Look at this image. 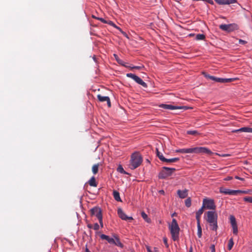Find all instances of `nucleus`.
<instances>
[{
	"label": "nucleus",
	"instance_id": "nucleus-1",
	"mask_svg": "<svg viewBox=\"0 0 252 252\" xmlns=\"http://www.w3.org/2000/svg\"><path fill=\"white\" fill-rule=\"evenodd\" d=\"M176 152L180 153H194L198 154H211V151L205 148L202 147H196L187 149H180L176 151Z\"/></svg>",
	"mask_w": 252,
	"mask_h": 252
},
{
	"label": "nucleus",
	"instance_id": "nucleus-2",
	"mask_svg": "<svg viewBox=\"0 0 252 252\" xmlns=\"http://www.w3.org/2000/svg\"><path fill=\"white\" fill-rule=\"evenodd\" d=\"M143 161L141 156L137 152L133 153L131 156L129 167L134 170L139 167Z\"/></svg>",
	"mask_w": 252,
	"mask_h": 252
},
{
	"label": "nucleus",
	"instance_id": "nucleus-3",
	"mask_svg": "<svg viewBox=\"0 0 252 252\" xmlns=\"http://www.w3.org/2000/svg\"><path fill=\"white\" fill-rule=\"evenodd\" d=\"M169 229L172 239L175 241L179 239L180 228L176 219H173L169 225Z\"/></svg>",
	"mask_w": 252,
	"mask_h": 252
},
{
	"label": "nucleus",
	"instance_id": "nucleus-4",
	"mask_svg": "<svg viewBox=\"0 0 252 252\" xmlns=\"http://www.w3.org/2000/svg\"><path fill=\"white\" fill-rule=\"evenodd\" d=\"M176 170L175 168L163 167L162 170L160 172L158 177L160 179H165L171 176Z\"/></svg>",
	"mask_w": 252,
	"mask_h": 252
},
{
	"label": "nucleus",
	"instance_id": "nucleus-5",
	"mask_svg": "<svg viewBox=\"0 0 252 252\" xmlns=\"http://www.w3.org/2000/svg\"><path fill=\"white\" fill-rule=\"evenodd\" d=\"M205 77L216 82L221 83H229L237 80V78H222L209 75H205Z\"/></svg>",
	"mask_w": 252,
	"mask_h": 252
},
{
	"label": "nucleus",
	"instance_id": "nucleus-6",
	"mask_svg": "<svg viewBox=\"0 0 252 252\" xmlns=\"http://www.w3.org/2000/svg\"><path fill=\"white\" fill-rule=\"evenodd\" d=\"M202 207L203 209L207 208L208 209L215 210L216 206L213 199L205 198L203 200V204Z\"/></svg>",
	"mask_w": 252,
	"mask_h": 252
},
{
	"label": "nucleus",
	"instance_id": "nucleus-7",
	"mask_svg": "<svg viewBox=\"0 0 252 252\" xmlns=\"http://www.w3.org/2000/svg\"><path fill=\"white\" fill-rule=\"evenodd\" d=\"M126 75L127 77L131 78L132 79L134 80L137 83H138L139 85H141L143 87H147V84L138 76L131 73H127Z\"/></svg>",
	"mask_w": 252,
	"mask_h": 252
},
{
	"label": "nucleus",
	"instance_id": "nucleus-8",
	"mask_svg": "<svg viewBox=\"0 0 252 252\" xmlns=\"http://www.w3.org/2000/svg\"><path fill=\"white\" fill-rule=\"evenodd\" d=\"M159 107L163 109L169 110L183 109L185 110L188 109V107L185 106H178L166 104H161L159 105Z\"/></svg>",
	"mask_w": 252,
	"mask_h": 252
},
{
	"label": "nucleus",
	"instance_id": "nucleus-9",
	"mask_svg": "<svg viewBox=\"0 0 252 252\" xmlns=\"http://www.w3.org/2000/svg\"><path fill=\"white\" fill-rule=\"evenodd\" d=\"M206 214L207 222H213L214 221L217 220L218 215L215 211H208Z\"/></svg>",
	"mask_w": 252,
	"mask_h": 252
},
{
	"label": "nucleus",
	"instance_id": "nucleus-10",
	"mask_svg": "<svg viewBox=\"0 0 252 252\" xmlns=\"http://www.w3.org/2000/svg\"><path fill=\"white\" fill-rule=\"evenodd\" d=\"M90 212L92 216H95L98 219V220H101V218H102V215L100 208L98 207H94L91 209Z\"/></svg>",
	"mask_w": 252,
	"mask_h": 252
},
{
	"label": "nucleus",
	"instance_id": "nucleus-11",
	"mask_svg": "<svg viewBox=\"0 0 252 252\" xmlns=\"http://www.w3.org/2000/svg\"><path fill=\"white\" fill-rule=\"evenodd\" d=\"M237 27L235 24H221L219 26V28L222 31L230 32L234 31Z\"/></svg>",
	"mask_w": 252,
	"mask_h": 252
},
{
	"label": "nucleus",
	"instance_id": "nucleus-12",
	"mask_svg": "<svg viewBox=\"0 0 252 252\" xmlns=\"http://www.w3.org/2000/svg\"><path fill=\"white\" fill-rule=\"evenodd\" d=\"M220 193H222L225 194L237 195L238 192H239V191H237L236 190H231L224 188H220Z\"/></svg>",
	"mask_w": 252,
	"mask_h": 252
},
{
	"label": "nucleus",
	"instance_id": "nucleus-13",
	"mask_svg": "<svg viewBox=\"0 0 252 252\" xmlns=\"http://www.w3.org/2000/svg\"><path fill=\"white\" fill-rule=\"evenodd\" d=\"M118 214L119 217L123 220H133V218L131 217H127L121 208H118Z\"/></svg>",
	"mask_w": 252,
	"mask_h": 252
},
{
	"label": "nucleus",
	"instance_id": "nucleus-14",
	"mask_svg": "<svg viewBox=\"0 0 252 252\" xmlns=\"http://www.w3.org/2000/svg\"><path fill=\"white\" fill-rule=\"evenodd\" d=\"M97 97L100 102L106 101L108 106L109 107H111V101L108 96H102L101 94H98Z\"/></svg>",
	"mask_w": 252,
	"mask_h": 252
},
{
	"label": "nucleus",
	"instance_id": "nucleus-15",
	"mask_svg": "<svg viewBox=\"0 0 252 252\" xmlns=\"http://www.w3.org/2000/svg\"><path fill=\"white\" fill-rule=\"evenodd\" d=\"M233 133L238 132H250L252 133V128L249 127H243L238 129L233 130L232 131Z\"/></svg>",
	"mask_w": 252,
	"mask_h": 252
},
{
	"label": "nucleus",
	"instance_id": "nucleus-16",
	"mask_svg": "<svg viewBox=\"0 0 252 252\" xmlns=\"http://www.w3.org/2000/svg\"><path fill=\"white\" fill-rule=\"evenodd\" d=\"M188 189H185L184 190H178L177 194L180 198H185L188 196Z\"/></svg>",
	"mask_w": 252,
	"mask_h": 252
},
{
	"label": "nucleus",
	"instance_id": "nucleus-17",
	"mask_svg": "<svg viewBox=\"0 0 252 252\" xmlns=\"http://www.w3.org/2000/svg\"><path fill=\"white\" fill-rule=\"evenodd\" d=\"M210 225V229L212 230L217 231L218 226L217 220H215L213 222H208Z\"/></svg>",
	"mask_w": 252,
	"mask_h": 252
},
{
	"label": "nucleus",
	"instance_id": "nucleus-18",
	"mask_svg": "<svg viewBox=\"0 0 252 252\" xmlns=\"http://www.w3.org/2000/svg\"><path fill=\"white\" fill-rule=\"evenodd\" d=\"M204 212V209L201 207L196 213V219L197 222H200V219L201 215Z\"/></svg>",
	"mask_w": 252,
	"mask_h": 252
},
{
	"label": "nucleus",
	"instance_id": "nucleus-19",
	"mask_svg": "<svg viewBox=\"0 0 252 252\" xmlns=\"http://www.w3.org/2000/svg\"><path fill=\"white\" fill-rule=\"evenodd\" d=\"M113 197H114V199L116 201H120V202L122 201L120 196V193L118 191H117L116 190H113Z\"/></svg>",
	"mask_w": 252,
	"mask_h": 252
},
{
	"label": "nucleus",
	"instance_id": "nucleus-20",
	"mask_svg": "<svg viewBox=\"0 0 252 252\" xmlns=\"http://www.w3.org/2000/svg\"><path fill=\"white\" fill-rule=\"evenodd\" d=\"M115 237V243H113V244L115 245L116 246H117L118 247H120L121 248H123L124 245L123 244L120 242V239L117 237V236H114Z\"/></svg>",
	"mask_w": 252,
	"mask_h": 252
},
{
	"label": "nucleus",
	"instance_id": "nucleus-21",
	"mask_svg": "<svg viewBox=\"0 0 252 252\" xmlns=\"http://www.w3.org/2000/svg\"><path fill=\"white\" fill-rule=\"evenodd\" d=\"M89 184L90 186L92 187H96L97 184L95 182V179L94 177H92L90 180L89 181Z\"/></svg>",
	"mask_w": 252,
	"mask_h": 252
},
{
	"label": "nucleus",
	"instance_id": "nucleus-22",
	"mask_svg": "<svg viewBox=\"0 0 252 252\" xmlns=\"http://www.w3.org/2000/svg\"><path fill=\"white\" fill-rule=\"evenodd\" d=\"M156 152H157V156L158 157L159 159L162 161V162L164 161V160H166V158H165L162 154L159 152L158 149H156Z\"/></svg>",
	"mask_w": 252,
	"mask_h": 252
},
{
	"label": "nucleus",
	"instance_id": "nucleus-23",
	"mask_svg": "<svg viewBox=\"0 0 252 252\" xmlns=\"http://www.w3.org/2000/svg\"><path fill=\"white\" fill-rule=\"evenodd\" d=\"M197 235L199 238H201L202 236V228L200 225V222H197Z\"/></svg>",
	"mask_w": 252,
	"mask_h": 252
},
{
	"label": "nucleus",
	"instance_id": "nucleus-24",
	"mask_svg": "<svg viewBox=\"0 0 252 252\" xmlns=\"http://www.w3.org/2000/svg\"><path fill=\"white\" fill-rule=\"evenodd\" d=\"M179 158H172L167 159L166 158V160H164L163 162H166L167 163H172V162H176L178 161H179Z\"/></svg>",
	"mask_w": 252,
	"mask_h": 252
},
{
	"label": "nucleus",
	"instance_id": "nucleus-25",
	"mask_svg": "<svg viewBox=\"0 0 252 252\" xmlns=\"http://www.w3.org/2000/svg\"><path fill=\"white\" fill-rule=\"evenodd\" d=\"M114 57H115V59H116V61H117V62H118L119 64H122V65H123V66H125V67H128V66H127V65H125V64L124 63V62H123L122 60L118 58V56L117 55H116V54H114Z\"/></svg>",
	"mask_w": 252,
	"mask_h": 252
},
{
	"label": "nucleus",
	"instance_id": "nucleus-26",
	"mask_svg": "<svg viewBox=\"0 0 252 252\" xmlns=\"http://www.w3.org/2000/svg\"><path fill=\"white\" fill-rule=\"evenodd\" d=\"M229 219L232 226L237 225L235 218L233 216H230Z\"/></svg>",
	"mask_w": 252,
	"mask_h": 252
},
{
	"label": "nucleus",
	"instance_id": "nucleus-27",
	"mask_svg": "<svg viewBox=\"0 0 252 252\" xmlns=\"http://www.w3.org/2000/svg\"><path fill=\"white\" fill-rule=\"evenodd\" d=\"M141 216L147 222H150L151 221L150 219L148 217L147 215L144 212H142L141 213Z\"/></svg>",
	"mask_w": 252,
	"mask_h": 252
},
{
	"label": "nucleus",
	"instance_id": "nucleus-28",
	"mask_svg": "<svg viewBox=\"0 0 252 252\" xmlns=\"http://www.w3.org/2000/svg\"><path fill=\"white\" fill-rule=\"evenodd\" d=\"M98 164H94L92 167V171L94 174H96L98 171Z\"/></svg>",
	"mask_w": 252,
	"mask_h": 252
},
{
	"label": "nucleus",
	"instance_id": "nucleus-29",
	"mask_svg": "<svg viewBox=\"0 0 252 252\" xmlns=\"http://www.w3.org/2000/svg\"><path fill=\"white\" fill-rule=\"evenodd\" d=\"M234 245V242L232 238H230L229 240L228 243V250H231Z\"/></svg>",
	"mask_w": 252,
	"mask_h": 252
},
{
	"label": "nucleus",
	"instance_id": "nucleus-30",
	"mask_svg": "<svg viewBox=\"0 0 252 252\" xmlns=\"http://www.w3.org/2000/svg\"><path fill=\"white\" fill-rule=\"evenodd\" d=\"M205 38V35L203 34H197L195 37V39L197 40H204Z\"/></svg>",
	"mask_w": 252,
	"mask_h": 252
},
{
	"label": "nucleus",
	"instance_id": "nucleus-31",
	"mask_svg": "<svg viewBox=\"0 0 252 252\" xmlns=\"http://www.w3.org/2000/svg\"><path fill=\"white\" fill-rule=\"evenodd\" d=\"M187 133L189 135H198L199 133L197 130H188Z\"/></svg>",
	"mask_w": 252,
	"mask_h": 252
},
{
	"label": "nucleus",
	"instance_id": "nucleus-32",
	"mask_svg": "<svg viewBox=\"0 0 252 252\" xmlns=\"http://www.w3.org/2000/svg\"><path fill=\"white\" fill-rule=\"evenodd\" d=\"M185 205L187 207H189L191 205V200L190 197L188 198L185 200Z\"/></svg>",
	"mask_w": 252,
	"mask_h": 252
},
{
	"label": "nucleus",
	"instance_id": "nucleus-33",
	"mask_svg": "<svg viewBox=\"0 0 252 252\" xmlns=\"http://www.w3.org/2000/svg\"><path fill=\"white\" fill-rule=\"evenodd\" d=\"M237 2V0H225V4H230Z\"/></svg>",
	"mask_w": 252,
	"mask_h": 252
},
{
	"label": "nucleus",
	"instance_id": "nucleus-34",
	"mask_svg": "<svg viewBox=\"0 0 252 252\" xmlns=\"http://www.w3.org/2000/svg\"><path fill=\"white\" fill-rule=\"evenodd\" d=\"M244 200L252 203V197H245L244 198Z\"/></svg>",
	"mask_w": 252,
	"mask_h": 252
},
{
	"label": "nucleus",
	"instance_id": "nucleus-35",
	"mask_svg": "<svg viewBox=\"0 0 252 252\" xmlns=\"http://www.w3.org/2000/svg\"><path fill=\"white\" fill-rule=\"evenodd\" d=\"M225 0H215V1L218 3L220 5H224L225 4Z\"/></svg>",
	"mask_w": 252,
	"mask_h": 252
},
{
	"label": "nucleus",
	"instance_id": "nucleus-36",
	"mask_svg": "<svg viewBox=\"0 0 252 252\" xmlns=\"http://www.w3.org/2000/svg\"><path fill=\"white\" fill-rule=\"evenodd\" d=\"M100 238L101 239L106 240L107 241H108V240L110 238V237L106 235L105 234H101L100 235Z\"/></svg>",
	"mask_w": 252,
	"mask_h": 252
},
{
	"label": "nucleus",
	"instance_id": "nucleus-37",
	"mask_svg": "<svg viewBox=\"0 0 252 252\" xmlns=\"http://www.w3.org/2000/svg\"><path fill=\"white\" fill-rule=\"evenodd\" d=\"M232 228H233V233L234 234H237V233H238V228H237V225H235V226H232Z\"/></svg>",
	"mask_w": 252,
	"mask_h": 252
},
{
	"label": "nucleus",
	"instance_id": "nucleus-38",
	"mask_svg": "<svg viewBox=\"0 0 252 252\" xmlns=\"http://www.w3.org/2000/svg\"><path fill=\"white\" fill-rule=\"evenodd\" d=\"M118 170L122 173L126 174V172L125 171L123 168L121 166L118 168Z\"/></svg>",
	"mask_w": 252,
	"mask_h": 252
},
{
	"label": "nucleus",
	"instance_id": "nucleus-39",
	"mask_svg": "<svg viewBox=\"0 0 252 252\" xmlns=\"http://www.w3.org/2000/svg\"><path fill=\"white\" fill-rule=\"evenodd\" d=\"M115 237L114 238H110L108 240V242L111 244H113L115 243Z\"/></svg>",
	"mask_w": 252,
	"mask_h": 252
},
{
	"label": "nucleus",
	"instance_id": "nucleus-40",
	"mask_svg": "<svg viewBox=\"0 0 252 252\" xmlns=\"http://www.w3.org/2000/svg\"><path fill=\"white\" fill-rule=\"evenodd\" d=\"M163 242H164V244H165L166 247V248H168L169 247V245H168V243H167V238H166V237H164L163 238Z\"/></svg>",
	"mask_w": 252,
	"mask_h": 252
},
{
	"label": "nucleus",
	"instance_id": "nucleus-41",
	"mask_svg": "<svg viewBox=\"0 0 252 252\" xmlns=\"http://www.w3.org/2000/svg\"><path fill=\"white\" fill-rule=\"evenodd\" d=\"M93 228L94 230H97L99 228V226L97 223H95L93 226Z\"/></svg>",
	"mask_w": 252,
	"mask_h": 252
},
{
	"label": "nucleus",
	"instance_id": "nucleus-42",
	"mask_svg": "<svg viewBox=\"0 0 252 252\" xmlns=\"http://www.w3.org/2000/svg\"><path fill=\"white\" fill-rule=\"evenodd\" d=\"M128 67H130V66H128ZM141 68H142V66H134L132 67H130L131 69H141Z\"/></svg>",
	"mask_w": 252,
	"mask_h": 252
},
{
	"label": "nucleus",
	"instance_id": "nucleus-43",
	"mask_svg": "<svg viewBox=\"0 0 252 252\" xmlns=\"http://www.w3.org/2000/svg\"><path fill=\"white\" fill-rule=\"evenodd\" d=\"M237 190L239 191V192H238V194H240V193L246 194V193H248V191H246V190Z\"/></svg>",
	"mask_w": 252,
	"mask_h": 252
},
{
	"label": "nucleus",
	"instance_id": "nucleus-44",
	"mask_svg": "<svg viewBox=\"0 0 252 252\" xmlns=\"http://www.w3.org/2000/svg\"><path fill=\"white\" fill-rule=\"evenodd\" d=\"M239 43L241 44H245L246 43H247V41L243 40L242 39H239Z\"/></svg>",
	"mask_w": 252,
	"mask_h": 252
},
{
	"label": "nucleus",
	"instance_id": "nucleus-45",
	"mask_svg": "<svg viewBox=\"0 0 252 252\" xmlns=\"http://www.w3.org/2000/svg\"><path fill=\"white\" fill-rule=\"evenodd\" d=\"M97 19L99 21H100L101 22H102V23H107V22L106 21V20H105L103 18H98Z\"/></svg>",
	"mask_w": 252,
	"mask_h": 252
},
{
	"label": "nucleus",
	"instance_id": "nucleus-46",
	"mask_svg": "<svg viewBox=\"0 0 252 252\" xmlns=\"http://www.w3.org/2000/svg\"><path fill=\"white\" fill-rule=\"evenodd\" d=\"M210 248L211 249L212 252H215V248L214 245H211Z\"/></svg>",
	"mask_w": 252,
	"mask_h": 252
},
{
	"label": "nucleus",
	"instance_id": "nucleus-47",
	"mask_svg": "<svg viewBox=\"0 0 252 252\" xmlns=\"http://www.w3.org/2000/svg\"><path fill=\"white\" fill-rule=\"evenodd\" d=\"M205 1H206L208 3H210L211 4H213L214 3L213 0H205Z\"/></svg>",
	"mask_w": 252,
	"mask_h": 252
},
{
	"label": "nucleus",
	"instance_id": "nucleus-48",
	"mask_svg": "<svg viewBox=\"0 0 252 252\" xmlns=\"http://www.w3.org/2000/svg\"><path fill=\"white\" fill-rule=\"evenodd\" d=\"M99 222L101 227H103V222H102V218H101V220H99Z\"/></svg>",
	"mask_w": 252,
	"mask_h": 252
},
{
	"label": "nucleus",
	"instance_id": "nucleus-49",
	"mask_svg": "<svg viewBox=\"0 0 252 252\" xmlns=\"http://www.w3.org/2000/svg\"><path fill=\"white\" fill-rule=\"evenodd\" d=\"M235 178H236V179H239V180H242V181L244 180V179H243V178H241V177H238V176H236V177H235Z\"/></svg>",
	"mask_w": 252,
	"mask_h": 252
},
{
	"label": "nucleus",
	"instance_id": "nucleus-50",
	"mask_svg": "<svg viewBox=\"0 0 252 252\" xmlns=\"http://www.w3.org/2000/svg\"><path fill=\"white\" fill-rule=\"evenodd\" d=\"M232 178L231 177H227L226 178H225V180L226 181H228V180H230L232 179Z\"/></svg>",
	"mask_w": 252,
	"mask_h": 252
},
{
	"label": "nucleus",
	"instance_id": "nucleus-51",
	"mask_svg": "<svg viewBox=\"0 0 252 252\" xmlns=\"http://www.w3.org/2000/svg\"><path fill=\"white\" fill-rule=\"evenodd\" d=\"M88 227L90 228H92L93 227V225L91 224H88Z\"/></svg>",
	"mask_w": 252,
	"mask_h": 252
},
{
	"label": "nucleus",
	"instance_id": "nucleus-52",
	"mask_svg": "<svg viewBox=\"0 0 252 252\" xmlns=\"http://www.w3.org/2000/svg\"><path fill=\"white\" fill-rule=\"evenodd\" d=\"M189 252H193V249L192 246H191L189 248Z\"/></svg>",
	"mask_w": 252,
	"mask_h": 252
},
{
	"label": "nucleus",
	"instance_id": "nucleus-53",
	"mask_svg": "<svg viewBox=\"0 0 252 252\" xmlns=\"http://www.w3.org/2000/svg\"><path fill=\"white\" fill-rule=\"evenodd\" d=\"M159 192H160V193H161L162 194H164V191L163 190H160Z\"/></svg>",
	"mask_w": 252,
	"mask_h": 252
},
{
	"label": "nucleus",
	"instance_id": "nucleus-54",
	"mask_svg": "<svg viewBox=\"0 0 252 252\" xmlns=\"http://www.w3.org/2000/svg\"><path fill=\"white\" fill-rule=\"evenodd\" d=\"M176 215V214L175 213H173L172 215V217H173V216H175Z\"/></svg>",
	"mask_w": 252,
	"mask_h": 252
},
{
	"label": "nucleus",
	"instance_id": "nucleus-55",
	"mask_svg": "<svg viewBox=\"0 0 252 252\" xmlns=\"http://www.w3.org/2000/svg\"><path fill=\"white\" fill-rule=\"evenodd\" d=\"M86 252H91L87 248L86 250Z\"/></svg>",
	"mask_w": 252,
	"mask_h": 252
},
{
	"label": "nucleus",
	"instance_id": "nucleus-56",
	"mask_svg": "<svg viewBox=\"0 0 252 252\" xmlns=\"http://www.w3.org/2000/svg\"><path fill=\"white\" fill-rule=\"evenodd\" d=\"M93 18H95V19H97L98 18L96 17V16H93Z\"/></svg>",
	"mask_w": 252,
	"mask_h": 252
},
{
	"label": "nucleus",
	"instance_id": "nucleus-57",
	"mask_svg": "<svg viewBox=\"0 0 252 252\" xmlns=\"http://www.w3.org/2000/svg\"><path fill=\"white\" fill-rule=\"evenodd\" d=\"M148 251H149V252H151V251H150V250H149V249H148Z\"/></svg>",
	"mask_w": 252,
	"mask_h": 252
}]
</instances>
